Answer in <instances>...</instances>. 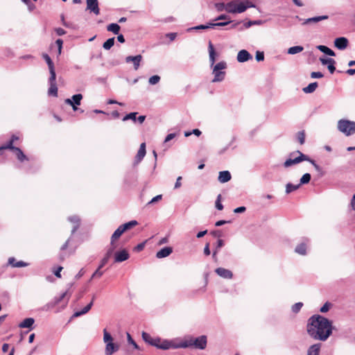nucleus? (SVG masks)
Masks as SVG:
<instances>
[{"label": "nucleus", "mask_w": 355, "mask_h": 355, "mask_svg": "<svg viewBox=\"0 0 355 355\" xmlns=\"http://www.w3.org/2000/svg\"><path fill=\"white\" fill-rule=\"evenodd\" d=\"M307 331L314 339L325 341L332 333L331 322L322 315H314L309 320Z\"/></svg>", "instance_id": "f257e3e1"}, {"label": "nucleus", "mask_w": 355, "mask_h": 355, "mask_svg": "<svg viewBox=\"0 0 355 355\" xmlns=\"http://www.w3.org/2000/svg\"><path fill=\"white\" fill-rule=\"evenodd\" d=\"M180 340L181 348L194 347L196 349H205L207 344V339L206 336H200L197 338L188 336L181 339Z\"/></svg>", "instance_id": "f03ea898"}, {"label": "nucleus", "mask_w": 355, "mask_h": 355, "mask_svg": "<svg viewBox=\"0 0 355 355\" xmlns=\"http://www.w3.org/2000/svg\"><path fill=\"white\" fill-rule=\"evenodd\" d=\"M337 128L347 137L353 135L355 133V122L348 119H340L338 121Z\"/></svg>", "instance_id": "7ed1b4c3"}, {"label": "nucleus", "mask_w": 355, "mask_h": 355, "mask_svg": "<svg viewBox=\"0 0 355 355\" xmlns=\"http://www.w3.org/2000/svg\"><path fill=\"white\" fill-rule=\"evenodd\" d=\"M103 341L105 343V355H112L119 349V345L113 342L112 336L106 329L103 331Z\"/></svg>", "instance_id": "20e7f679"}, {"label": "nucleus", "mask_w": 355, "mask_h": 355, "mask_svg": "<svg viewBox=\"0 0 355 355\" xmlns=\"http://www.w3.org/2000/svg\"><path fill=\"white\" fill-rule=\"evenodd\" d=\"M306 160H309V156L297 150L290 155V157L284 162V166L288 168Z\"/></svg>", "instance_id": "39448f33"}, {"label": "nucleus", "mask_w": 355, "mask_h": 355, "mask_svg": "<svg viewBox=\"0 0 355 355\" xmlns=\"http://www.w3.org/2000/svg\"><path fill=\"white\" fill-rule=\"evenodd\" d=\"M212 67V73L214 76L212 82L217 83L223 81L225 79L226 73L225 69L227 68V63L225 61H221Z\"/></svg>", "instance_id": "423d86ee"}, {"label": "nucleus", "mask_w": 355, "mask_h": 355, "mask_svg": "<svg viewBox=\"0 0 355 355\" xmlns=\"http://www.w3.org/2000/svg\"><path fill=\"white\" fill-rule=\"evenodd\" d=\"M181 339L175 340H162L159 349L166 350L169 349L181 348Z\"/></svg>", "instance_id": "0eeeda50"}, {"label": "nucleus", "mask_w": 355, "mask_h": 355, "mask_svg": "<svg viewBox=\"0 0 355 355\" xmlns=\"http://www.w3.org/2000/svg\"><path fill=\"white\" fill-rule=\"evenodd\" d=\"M70 296L71 293H69L68 291H67L64 292L60 296L54 297L53 301L51 303L46 304L44 306L43 309L47 311L50 308H52L53 306L58 304L62 300H63L65 298H67L66 304H67Z\"/></svg>", "instance_id": "6e6552de"}, {"label": "nucleus", "mask_w": 355, "mask_h": 355, "mask_svg": "<svg viewBox=\"0 0 355 355\" xmlns=\"http://www.w3.org/2000/svg\"><path fill=\"white\" fill-rule=\"evenodd\" d=\"M310 240L308 238H303L300 243H298L295 248V252L300 255H306L307 252V247L309 245Z\"/></svg>", "instance_id": "1a4fd4ad"}, {"label": "nucleus", "mask_w": 355, "mask_h": 355, "mask_svg": "<svg viewBox=\"0 0 355 355\" xmlns=\"http://www.w3.org/2000/svg\"><path fill=\"white\" fill-rule=\"evenodd\" d=\"M255 5L248 0H237L236 13L244 12L249 8H254Z\"/></svg>", "instance_id": "9d476101"}, {"label": "nucleus", "mask_w": 355, "mask_h": 355, "mask_svg": "<svg viewBox=\"0 0 355 355\" xmlns=\"http://www.w3.org/2000/svg\"><path fill=\"white\" fill-rule=\"evenodd\" d=\"M83 95L78 94L72 96L71 98L65 99L64 103L67 105H71L73 111H76L78 110L76 106L80 104Z\"/></svg>", "instance_id": "9b49d317"}, {"label": "nucleus", "mask_w": 355, "mask_h": 355, "mask_svg": "<svg viewBox=\"0 0 355 355\" xmlns=\"http://www.w3.org/2000/svg\"><path fill=\"white\" fill-rule=\"evenodd\" d=\"M86 3L87 10L94 13L95 15H98L100 14L98 0H87Z\"/></svg>", "instance_id": "f8f14e48"}, {"label": "nucleus", "mask_w": 355, "mask_h": 355, "mask_svg": "<svg viewBox=\"0 0 355 355\" xmlns=\"http://www.w3.org/2000/svg\"><path fill=\"white\" fill-rule=\"evenodd\" d=\"M114 262L120 263L129 259L130 254L128 252L123 249L120 251H117L114 254Z\"/></svg>", "instance_id": "ddd939ff"}, {"label": "nucleus", "mask_w": 355, "mask_h": 355, "mask_svg": "<svg viewBox=\"0 0 355 355\" xmlns=\"http://www.w3.org/2000/svg\"><path fill=\"white\" fill-rule=\"evenodd\" d=\"M125 62L130 63L132 62L134 66L135 70H137L140 66V63L142 60V56L141 55H137L136 56H127L125 58Z\"/></svg>", "instance_id": "4468645a"}, {"label": "nucleus", "mask_w": 355, "mask_h": 355, "mask_svg": "<svg viewBox=\"0 0 355 355\" xmlns=\"http://www.w3.org/2000/svg\"><path fill=\"white\" fill-rule=\"evenodd\" d=\"M55 78L56 75L54 73L53 78H52V75H50L49 78V85L50 87L49 89L48 93L49 95L57 96L58 95V87L55 83Z\"/></svg>", "instance_id": "2eb2a0df"}, {"label": "nucleus", "mask_w": 355, "mask_h": 355, "mask_svg": "<svg viewBox=\"0 0 355 355\" xmlns=\"http://www.w3.org/2000/svg\"><path fill=\"white\" fill-rule=\"evenodd\" d=\"M239 62H245L252 59V55L246 50L243 49L239 51L236 57Z\"/></svg>", "instance_id": "dca6fc26"}, {"label": "nucleus", "mask_w": 355, "mask_h": 355, "mask_svg": "<svg viewBox=\"0 0 355 355\" xmlns=\"http://www.w3.org/2000/svg\"><path fill=\"white\" fill-rule=\"evenodd\" d=\"M349 44L348 40L345 37H340L334 40L335 46L339 50L345 49Z\"/></svg>", "instance_id": "f3484780"}, {"label": "nucleus", "mask_w": 355, "mask_h": 355, "mask_svg": "<svg viewBox=\"0 0 355 355\" xmlns=\"http://www.w3.org/2000/svg\"><path fill=\"white\" fill-rule=\"evenodd\" d=\"M320 61L323 65L327 66V68L331 73H333L336 67L334 66L335 60L332 58H320Z\"/></svg>", "instance_id": "a211bd4d"}, {"label": "nucleus", "mask_w": 355, "mask_h": 355, "mask_svg": "<svg viewBox=\"0 0 355 355\" xmlns=\"http://www.w3.org/2000/svg\"><path fill=\"white\" fill-rule=\"evenodd\" d=\"M215 272L218 276H220L224 279H230L233 277L232 272L231 270L224 268H217L215 270Z\"/></svg>", "instance_id": "6ab92c4d"}, {"label": "nucleus", "mask_w": 355, "mask_h": 355, "mask_svg": "<svg viewBox=\"0 0 355 355\" xmlns=\"http://www.w3.org/2000/svg\"><path fill=\"white\" fill-rule=\"evenodd\" d=\"M146 144L142 143L140 145L139 149L135 157V160L134 162V165L138 164L145 157L146 155Z\"/></svg>", "instance_id": "aec40b11"}, {"label": "nucleus", "mask_w": 355, "mask_h": 355, "mask_svg": "<svg viewBox=\"0 0 355 355\" xmlns=\"http://www.w3.org/2000/svg\"><path fill=\"white\" fill-rule=\"evenodd\" d=\"M114 251V247H110L105 254V257L102 259L100 265L98 266L99 268H102L108 261L110 258L113 255Z\"/></svg>", "instance_id": "412c9836"}, {"label": "nucleus", "mask_w": 355, "mask_h": 355, "mask_svg": "<svg viewBox=\"0 0 355 355\" xmlns=\"http://www.w3.org/2000/svg\"><path fill=\"white\" fill-rule=\"evenodd\" d=\"M209 62L211 67L214 66V63L216 62V57L217 55V53H216L214 46L211 42H209Z\"/></svg>", "instance_id": "4be33fe9"}, {"label": "nucleus", "mask_w": 355, "mask_h": 355, "mask_svg": "<svg viewBox=\"0 0 355 355\" xmlns=\"http://www.w3.org/2000/svg\"><path fill=\"white\" fill-rule=\"evenodd\" d=\"M124 232V230L122 229L121 226H119L113 233L111 237V243H110V247H114V249L116 248L114 241L118 239L121 234Z\"/></svg>", "instance_id": "5701e85b"}, {"label": "nucleus", "mask_w": 355, "mask_h": 355, "mask_svg": "<svg viewBox=\"0 0 355 355\" xmlns=\"http://www.w3.org/2000/svg\"><path fill=\"white\" fill-rule=\"evenodd\" d=\"M329 17L327 15L317 16L311 18L306 19L302 23L303 25L309 24L311 23H318L320 21L327 19Z\"/></svg>", "instance_id": "b1692460"}, {"label": "nucleus", "mask_w": 355, "mask_h": 355, "mask_svg": "<svg viewBox=\"0 0 355 355\" xmlns=\"http://www.w3.org/2000/svg\"><path fill=\"white\" fill-rule=\"evenodd\" d=\"M68 220L73 224V227L71 230V234H73L80 226V218L77 216H72L68 218Z\"/></svg>", "instance_id": "393cba45"}, {"label": "nucleus", "mask_w": 355, "mask_h": 355, "mask_svg": "<svg viewBox=\"0 0 355 355\" xmlns=\"http://www.w3.org/2000/svg\"><path fill=\"white\" fill-rule=\"evenodd\" d=\"M173 252V249L171 247H165L158 251L156 254V257L158 259H162L169 256Z\"/></svg>", "instance_id": "a878e982"}, {"label": "nucleus", "mask_w": 355, "mask_h": 355, "mask_svg": "<svg viewBox=\"0 0 355 355\" xmlns=\"http://www.w3.org/2000/svg\"><path fill=\"white\" fill-rule=\"evenodd\" d=\"M42 57L48 64L50 75H52V78H53L54 73H55L53 62H52L49 55H47L46 53H44L42 55Z\"/></svg>", "instance_id": "bb28decb"}, {"label": "nucleus", "mask_w": 355, "mask_h": 355, "mask_svg": "<svg viewBox=\"0 0 355 355\" xmlns=\"http://www.w3.org/2000/svg\"><path fill=\"white\" fill-rule=\"evenodd\" d=\"M231 174L228 171H220L218 175V180L221 183H225L230 180Z\"/></svg>", "instance_id": "cd10ccee"}, {"label": "nucleus", "mask_w": 355, "mask_h": 355, "mask_svg": "<svg viewBox=\"0 0 355 355\" xmlns=\"http://www.w3.org/2000/svg\"><path fill=\"white\" fill-rule=\"evenodd\" d=\"M34 322H35L34 318H28L24 319L21 323H19L18 326L19 328L32 329Z\"/></svg>", "instance_id": "c85d7f7f"}, {"label": "nucleus", "mask_w": 355, "mask_h": 355, "mask_svg": "<svg viewBox=\"0 0 355 355\" xmlns=\"http://www.w3.org/2000/svg\"><path fill=\"white\" fill-rule=\"evenodd\" d=\"M94 299V297H93L91 302L89 304H88L86 306H85L81 311H76L73 313V317L77 318V317L81 316V315L87 313L91 309V308L93 305Z\"/></svg>", "instance_id": "c756f323"}, {"label": "nucleus", "mask_w": 355, "mask_h": 355, "mask_svg": "<svg viewBox=\"0 0 355 355\" xmlns=\"http://www.w3.org/2000/svg\"><path fill=\"white\" fill-rule=\"evenodd\" d=\"M237 0L232 1L226 3V12L231 14H236Z\"/></svg>", "instance_id": "7c9ffc66"}, {"label": "nucleus", "mask_w": 355, "mask_h": 355, "mask_svg": "<svg viewBox=\"0 0 355 355\" xmlns=\"http://www.w3.org/2000/svg\"><path fill=\"white\" fill-rule=\"evenodd\" d=\"M320 344H315L311 345L309 349L307 355H319Z\"/></svg>", "instance_id": "2f4dec72"}, {"label": "nucleus", "mask_w": 355, "mask_h": 355, "mask_svg": "<svg viewBox=\"0 0 355 355\" xmlns=\"http://www.w3.org/2000/svg\"><path fill=\"white\" fill-rule=\"evenodd\" d=\"M318 86V83L314 82V83H310L307 87H304L302 89V90L306 94H311V93H313L316 89Z\"/></svg>", "instance_id": "473e14b6"}, {"label": "nucleus", "mask_w": 355, "mask_h": 355, "mask_svg": "<svg viewBox=\"0 0 355 355\" xmlns=\"http://www.w3.org/2000/svg\"><path fill=\"white\" fill-rule=\"evenodd\" d=\"M317 49L320 50L321 52L330 55V56H335V53L334 51H332L329 47L324 46V45H319L317 46Z\"/></svg>", "instance_id": "72a5a7b5"}, {"label": "nucleus", "mask_w": 355, "mask_h": 355, "mask_svg": "<svg viewBox=\"0 0 355 355\" xmlns=\"http://www.w3.org/2000/svg\"><path fill=\"white\" fill-rule=\"evenodd\" d=\"M120 28V26L115 23H112L107 26V30L108 31L112 32L116 35L119 34Z\"/></svg>", "instance_id": "f704fd0d"}, {"label": "nucleus", "mask_w": 355, "mask_h": 355, "mask_svg": "<svg viewBox=\"0 0 355 355\" xmlns=\"http://www.w3.org/2000/svg\"><path fill=\"white\" fill-rule=\"evenodd\" d=\"M14 153H15L17 158L20 162H24L28 159L27 157L24 154L22 150L19 148H15Z\"/></svg>", "instance_id": "c9c22d12"}, {"label": "nucleus", "mask_w": 355, "mask_h": 355, "mask_svg": "<svg viewBox=\"0 0 355 355\" xmlns=\"http://www.w3.org/2000/svg\"><path fill=\"white\" fill-rule=\"evenodd\" d=\"M303 50H304V48L302 46H294L290 47L288 49V53L291 54V55H294V54H297V53L302 52Z\"/></svg>", "instance_id": "e433bc0d"}, {"label": "nucleus", "mask_w": 355, "mask_h": 355, "mask_svg": "<svg viewBox=\"0 0 355 355\" xmlns=\"http://www.w3.org/2000/svg\"><path fill=\"white\" fill-rule=\"evenodd\" d=\"M137 224H138L137 221L133 220L129 221L128 223L123 224L120 226L122 227V229L124 230V232H125L126 230H130V229L132 228L133 227L136 226Z\"/></svg>", "instance_id": "4c0bfd02"}, {"label": "nucleus", "mask_w": 355, "mask_h": 355, "mask_svg": "<svg viewBox=\"0 0 355 355\" xmlns=\"http://www.w3.org/2000/svg\"><path fill=\"white\" fill-rule=\"evenodd\" d=\"M300 184H291V183H288L286 185V193H290L292 191H294L300 188Z\"/></svg>", "instance_id": "58836bf2"}, {"label": "nucleus", "mask_w": 355, "mask_h": 355, "mask_svg": "<svg viewBox=\"0 0 355 355\" xmlns=\"http://www.w3.org/2000/svg\"><path fill=\"white\" fill-rule=\"evenodd\" d=\"M114 44V37L109 38L103 44V47L105 50H109L113 46Z\"/></svg>", "instance_id": "ea45409f"}, {"label": "nucleus", "mask_w": 355, "mask_h": 355, "mask_svg": "<svg viewBox=\"0 0 355 355\" xmlns=\"http://www.w3.org/2000/svg\"><path fill=\"white\" fill-rule=\"evenodd\" d=\"M160 79H161V78L159 76L154 75L149 78L148 83L151 85H155L159 83V82L160 81Z\"/></svg>", "instance_id": "a19ab883"}, {"label": "nucleus", "mask_w": 355, "mask_h": 355, "mask_svg": "<svg viewBox=\"0 0 355 355\" xmlns=\"http://www.w3.org/2000/svg\"><path fill=\"white\" fill-rule=\"evenodd\" d=\"M311 180V175L309 173H305L302 175L300 179V186L302 184H308Z\"/></svg>", "instance_id": "79ce46f5"}, {"label": "nucleus", "mask_w": 355, "mask_h": 355, "mask_svg": "<svg viewBox=\"0 0 355 355\" xmlns=\"http://www.w3.org/2000/svg\"><path fill=\"white\" fill-rule=\"evenodd\" d=\"M137 112H131V113H129L128 114H126L123 118V121H125L127 120H132L134 122H135L137 121Z\"/></svg>", "instance_id": "37998d69"}, {"label": "nucleus", "mask_w": 355, "mask_h": 355, "mask_svg": "<svg viewBox=\"0 0 355 355\" xmlns=\"http://www.w3.org/2000/svg\"><path fill=\"white\" fill-rule=\"evenodd\" d=\"M142 338L146 343H148L150 345H152L153 340L154 339V338H152L150 335L146 332L142 333Z\"/></svg>", "instance_id": "c03bdc74"}, {"label": "nucleus", "mask_w": 355, "mask_h": 355, "mask_svg": "<svg viewBox=\"0 0 355 355\" xmlns=\"http://www.w3.org/2000/svg\"><path fill=\"white\" fill-rule=\"evenodd\" d=\"M297 139L301 145L305 142V133L304 131L298 132L297 134Z\"/></svg>", "instance_id": "a18cd8bd"}, {"label": "nucleus", "mask_w": 355, "mask_h": 355, "mask_svg": "<svg viewBox=\"0 0 355 355\" xmlns=\"http://www.w3.org/2000/svg\"><path fill=\"white\" fill-rule=\"evenodd\" d=\"M302 306L303 303L302 302L295 303L292 306V311L295 313H298L302 309Z\"/></svg>", "instance_id": "49530a36"}, {"label": "nucleus", "mask_w": 355, "mask_h": 355, "mask_svg": "<svg viewBox=\"0 0 355 355\" xmlns=\"http://www.w3.org/2000/svg\"><path fill=\"white\" fill-rule=\"evenodd\" d=\"M101 268H99V267H98V268L92 275L90 281L94 278H100L103 275V271H101Z\"/></svg>", "instance_id": "de8ad7c7"}, {"label": "nucleus", "mask_w": 355, "mask_h": 355, "mask_svg": "<svg viewBox=\"0 0 355 355\" xmlns=\"http://www.w3.org/2000/svg\"><path fill=\"white\" fill-rule=\"evenodd\" d=\"M13 143H14V141L10 140L9 142L6 146H2L1 148L2 149H10L14 152L15 148H17V147H15L13 146Z\"/></svg>", "instance_id": "09e8293b"}, {"label": "nucleus", "mask_w": 355, "mask_h": 355, "mask_svg": "<svg viewBox=\"0 0 355 355\" xmlns=\"http://www.w3.org/2000/svg\"><path fill=\"white\" fill-rule=\"evenodd\" d=\"M306 161L309 162L313 166V167H314V168L315 169L316 171L321 172V171H322L321 167L313 159H311L309 157V160H306Z\"/></svg>", "instance_id": "8fccbe9b"}, {"label": "nucleus", "mask_w": 355, "mask_h": 355, "mask_svg": "<svg viewBox=\"0 0 355 355\" xmlns=\"http://www.w3.org/2000/svg\"><path fill=\"white\" fill-rule=\"evenodd\" d=\"M220 198H221V195L219 194L218 196H217V199L216 200V208L218 210H222L223 209V205H222V203L220 202Z\"/></svg>", "instance_id": "3c124183"}, {"label": "nucleus", "mask_w": 355, "mask_h": 355, "mask_svg": "<svg viewBox=\"0 0 355 355\" xmlns=\"http://www.w3.org/2000/svg\"><path fill=\"white\" fill-rule=\"evenodd\" d=\"M323 76V73L320 71H313L311 73V77L312 78H321Z\"/></svg>", "instance_id": "603ef678"}, {"label": "nucleus", "mask_w": 355, "mask_h": 355, "mask_svg": "<svg viewBox=\"0 0 355 355\" xmlns=\"http://www.w3.org/2000/svg\"><path fill=\"white\" fill-rule=\"evenodd\" d=\"M215 7L218 11H226V4L224 3H216Z\"/></svg>", "instance_id": "864d4df0"}, {"label": "nucleus", "mask_w": 355, "mask_h": 355, "mask_svg": "<svg viewBox=\"0 0 355 355\" xmlns=\"http://www.w3.org/2000/svg\"><path fill=\"white\" fill-rule=\"evenodd\" d=\"M256 60L258 62L263 61L264 60V53L262 51H257L256 53Z\"/></svg>", "instance_id": "5fc2aeb1"}, {"label": "nucleus", "mask_w": 355, "mask_h": 355, "mask_svg": "<svg viewBox=\"0 0 355 355\" xmlns=\"http://www.w3.org/2000/svg\"><path fill=\"white\" fill-rule=\"evenodd\" d=\"M331 306V304L329 302H326L320 309V312L326 313L329 310Z\"/></svg>", "instance_id": "6e6d98bb"}, {"label": "nucleus", "mask_w": 355, "mask_h": 355, "mask_svg": "<svg viewBox=\"0 0 355 355\" xmlns=\"http://www.w3.org/2000/svg\"><path fill=\"white\" fill-rule=\"evenodd\" d=\"M162 340V339L159 338H154L151 345L155 346L159 349V346L160 345Z\"/></svg>", "instance_id": "4d7b16f0"}, {"label": "nucleus", "mask_w": 355, "mask_h": 355, "mask_svg": "<svg viewBox=\"0 0 355 355\" xmlns=\"http://www.w3.org/2000/svg\"><path fill=\"white\" fill-rule=\"evenodd\" d=\"M219 20H230V17L227 15L223 14L219 16H218L216 18H215L213 21H216Z\"/></svg>", "instance_id": "13d9d810"}, {"label": "nucleus", "mask_w": 355, "mask_h": 355, "mask_svg": "<svg viewBox=\"0 0 355 355\" xmlns=\"http://www.w3.org/2000/svg\"><path fill=\"white\" fill-rule=\"evenodd\" d=\"M55 44H56V45L58 46V55H60V54H61V52H62V48L63 41H62L61 39H58V40L55 41Z\"/></svg>", "instance_id": "bf43d9fd"}, {"label": "nucleus", "mask_w": 355, "mask_h": 355, "mask_svg": "<svg viewBox=\"0 0 355 355\" xmlns=\"http://www.w3.org/2000/svg\"><path fill=\"white\" fill-rule=\"evenodd\" d=\"M28 263L24 262L23 261H19L15 263V268L26 267L28 266Z\"/></svg>", "instance_id": "052dcab7"}, {"label": "nucleus", "mask_w": 355, "mask_h": 355, "mask_svg": "<svg viewBox=\"0 0 355 355\" xmlns=\"http://www.w3.org/2000/svg\"><path fill=\"white\" fill-rule=\"evenodd\" d=\"M224 245V241L222 239H218L216 243V248L214 250H217V252L220 250V249Z\"/></svg>", "instance_id": "680f3d73"}, {"label": "nucleus", "mask_w": 355, "mask_h": 355, "mask_svg": "<svg viewBox=\"0 0 355 355\" xmlns=\"http://www.w3.org/2000/svg\"><path fill=\"white\" fill-rule=\"evenodd\" d=\"M127 336H128V341L130 344L132 345L133 347L135 348V349H138L139 347L137 345V344L133 340V339L132 338L131 336L128 333L127 334Z\"/></svg>", "instance_id": "e2e57ef3"}, {"label": "nucleus", "mask_w": 355, "mask_h": 355, "mask_svg": "<svg viewBox=\"0 0 355 355\" xmlns=\"http://www.w3.org/2000/svg\"><path fill=\"white\" fill-rule=\"evenodd\" d=\"M245 210H246L245 207L242 206V207H237V208L234 209V212L235 214H240V213L245 212Z\"/></svg>", "instance_id": "0e129e2a"}, {"label": "nucleus", "mask_w": 355, "mask_h": 355, "mask_svg": "<svg viewBox=\"0 0 355 355\" xmlns=\"http://www.w3.org/2000/svg\"><path fill=\"white\" fill-rule=\"evenodd\" d=\"M162 198V195H157L155 197L153 198L151 200L148 202V204L155 203Z\"/></svg>", "instance_id": "69168bd1"}, {"label": "nucleus", "mask_w": 355, "mask_h": 355, "mask_svg": "<svg viewBox=\"0 0 355 355\" xmlns=\"http://www.w3.org/2000/svg\"><path fill=\"white\" fill-rule=\"evenodd\" d=\"M55 31L60 36L64 35L66 33V31L62 28H56Z\"/></svg>", "instance_id": "338daca9"}, {"label": "nucleus", "mask_w": 355, "mask_h": 355, "mask_svg": "<svg viewBox=\"0 0 355 355\" xmlns=\"http://www.w3.org/2000/svg\"><path fill=\"white\" fill-rule=\"evenodd\" d=\"M350 206L352 209L355 211V194L353 195L351 202H350Z\"/></svg>", "instance_id": "774afa93"}]
</instances>
